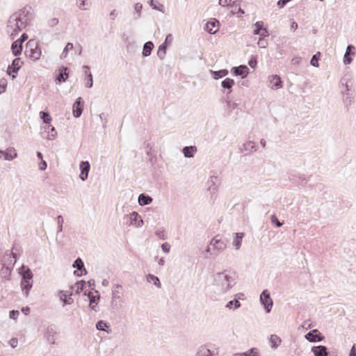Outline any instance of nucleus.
I'll use <instances>...</instances> for the list:
<instances>
[{
    "instance_id": "obj_26",
    "label": "nucleus",
    "mask_w": 356,
    "mask_h": 356,
    "mask_svg": "<svg viewBox=\"0 0 356 356\" xmlns=\"http://www.w3.org/2000/svg\"><path fill=\"white\" fill-rule=\"evenodd\" d=\"M218 181V178L216 176H212L210 177V180L208 181L209 184V191L211 194H214L218 191V184L217 182Z\"/></svg>"
},
{
    "instance_id": "obj_24",
    "label": "nucleus",
    "mask_w": 356,
    "mask_h": 356,
    "mask_svg": "<svg viewBox=\"0 0 356 356\" xmlns=\"http://www.w3.org/2000/svg\"><path fill=\"white\" fill-rule=\"evenodd\" d=\"M67 67L62 66L59 68V73L56 76V81L58 83L65 82L68 78Z\"/></svg>"
},
{
    "instance_id": "obj_6",
    "label": "nucleus",
    "mask_w": 356,
    "mask_h": 356,
    "mask_svg": "<svg viewBox=\"0 0 356 356\" xmlns=\"http://www.w3.org/2000/svg\"><path fill=\"white\" fill-rule=\"evenodd\" d=\"M260 302L264 306L266 313L271 311L273 302L270 298V293L267 289L264 290L260 295Z\"/></svg>"
},
{
    "instance_id": "obj_15",
    "label": "nucleus",
    "mask_w": 356,
    "mask_h": 356,
    "mask_svg": "<svg viewBox=\"0 0 356 356\" xmlns=\"http://www.w3.org/2000/svg\"><path fill=\"white\" fill-rule=\"evenodd\" d=\"M73 268H76V270H74V274L78 277H81L83 272L85 274L87 273V271L85 268L84 264L81 258H77L72 265Z\"/></svg>"
},
{
    "instance_id": "obj_27",
    "label": "nucleus",
    "mask_w": 356,
    "mask_h": 356,
    "mask_svg": "<svg viewBox=\"0 0 356 356\" xmlns=\"http://www.w3.org/2000/svg\"><path fill=\"white\" fill-rule=\"evenodd\" d=\"M0 154H3L4 159L8 161H11L17 156V154L13 147L8 149L6 152L0 150Z\"/></svg>"
},
{
    "instance_id": "obj_19",
    "label": "nucleus",
    "mask_w": 356,
    "mask_h": 356,
    "mask_svg": "<svg viewBox=\"0 0 356 356\" xmlns=\"http://www.w3.org/2000/svg\"><path fill=\"white\" fill-rule=\"evenodd\" d=\"M355 49V48L353 44L348 45L346 53L343 56V63L345 65L350 64L352 62L353 58H351V56H354L355 54L354 51Z\"/></svg>"
},
{
    "instance_id": "obj_38",
    "label": "nucleus",
    "mask_w": 356,
    "mask_h": 356,
    "mask_svg": "<svg viewBox=\"0 0 356 356\" xmlns=\"http://www.w3.org/2000/svg\"><path fill=\"white\" fill-rule=\"evenodd\" d=\"M212 74V77L214 79H219L220 78H222L228 74V70L226 69L220 70L218 71H211Z\"/></svg>"
},
{
    "instance_id": "obj_16",
    "label": "nucleus",
    "mask_w": 356,
    "mask_h": 356,
    "mask_svg": "<svg viewBox=\"0 0 356 356\" xmlns=\"http://www.w3.org/2000/svg\"><path fill=\"white\" fill-rule=\"evenodd\" d=\"M232 73L235 76H241V78H245L249 73V68L245 65H241L238 67H232Z\"/></svg>"
},
{
    "instance_id": "obj_39",
    "label": "nucleus",
    "mask_w": 356,
    "mask_h": 356,
    "mask_svg": "<svg viewBox=\"0 0 356 356\" xmlns=\"http://www.w3.org/2000/svg\"><path fill=\"white\" fill-rule=\"evenodd\" d=\"M146 280L148 282H153V284L157 286L158 288H161V284L160 282V280L158 277L152 275V274H148L146 277Z\"/></svg>"
},
{
    "instance_id": "obj_31",
    "label": "nucleus",
    "mask_w": 356,
    "mask_h": 356,
    "mask_svg": "<svg viewBox=\"0 0 356 356\" xmlns=\"http://www.w3.org/2000/svg\"><path fill=\"white\" fill-rule=\"evenodd\" d=\"M183 154L186 158H192L194 154L197 152L196 146H186L182 149Z\"/></svg>"
},
{
    "instance_id": "obj_57",
    "label": "nucleus",
    "mask_w": 356,
    "mask_h": 356,
    "mask_svg": "<svg viewBox=\"0 0 356 356\" xmlns=\"http://www.w3.org/2000/svg\"><path fill=\"white\" fill-rule=\"evenodd\" d=\"M270 219H271L272 223L275 225L277 227H280L282 226V224L280 222V220H278V218H277V216L275 215H272L270 217Z\"/></svg>"
},
{
    "instance_id": "obj_61",
    "label": "nucleus",
    "mask_w": 356,
    "mask_h": 356,
    "mask_svg": "<svg viewBox=\"0 0 356 356\" xmlns=\"http://www.w3.org/2000/svg\"><path fill=\"white\" fill-rule=\"evenodd\" d=\"M19 314V312L17 310H11L9 312V316L12 319H16L18 317Z\"/></svg>"
},
{
    "instance_id": "obj_58",
    "label": "nucleus",
    "mask_w": 356,
    "mask_h": 356,
    "mask_svg": "<svg viewBox=\"0 0 356 356\" xmlns=\"http://www.w3.org/2000/svg\"><path fill=\"white\" fill-rule=\"evenodd\" d=\"M155 234L158 238L162 240H165L166 238L165 231L163 229H159L156 231Z\"/></svg>"
},
{
    "instance_id": "obj_5",
    "label": "nucleus",
    "mask_w": 356,
    "mask_h": 356,
    "mask_svg": "<svg viewBox=\"0 0 356 356\" xmlns=\"http://www.w3.org/2000/svg\"><path fill=\"white\" fill-rule=\"evenodd\" d=\"M15 14L18 15L19 18L22 21V22H25V25L26 26L29 23H30V22L33 19L34 11L32 6L30 5H26L22 8L15 12Z\"/></svg>"
},
{
    "instance_id": "obj_63",
    "label": "nucleus",
    "mask_w": 356,
    "mask_h": 356,
    "mask_svg": "<svg viewBox=\"0 0 356 356\" xmlns=\"http://www.w3.org/2000/svg\"><path fill=\"white\" fill-rule=\"evenodd\" d=\"M28 39V35L25 33H22L19 39L15 40V42H20V44L22 45V43Z\"/></svg>"
},
{
    "instance_id": "obj_11",
    "label": "nucleus",
    "mask_w": 356,
    "mask_h": 356,
    "mask_svg": "<svg viewBox=\"0 0 356 356\" xmlns=\"http://www.w3.org/2000/svg\"><path fill=\"white\" fill-rule=\"evenodd\" d=\"M219 27V21L215 18H211L209 21L207 22L204 29L209 33L215 34L218 31Z\"/></svg>"
},
{
    "instance_id": "obj_12",
    "label": "nucleus",
    "mask_w": 356,
    "mask_h": 356,
    "mask_svg": "<svg viewBox=\"0 0 356 356\" xmlns=\"http://www.w3.org/2000/svg\"><path fill=\"white\" fill-rule=\"evenodd\" d=\"M83 100L81 97H78L72 106V113L74 117L79 118L81 115L83 110Z\"/></svg>"
},
{
    "instance_id": "obj_22",
    "label": "nucleus",
    "mask_w": 356,
    "mask_h": 356,
    "mask_svg": "<svg viewBox=\"0 0 356 356\" xmlns=\"http://www.w3.org/2000/svg\"><path fill=\"white\" fill-rule=\"evenodd\" d=\"M195 356H217V354L214 351H211L207 346H201Z\"/></svg>"
},
{
    "instance_id": "obj_23",
    "label": "nucleus",
    "mask_w": 356,
    "mask_h": 356,
    "mask_svg": "<svg viewBox=\"0 0 356 356\" xmlns=\"http://www.w3.org/2000/svg\"><path fill=\"white\" fill-rule=\"evenodd\" d=\"M312 352L314 356H327L328 352L327 348L325 346H317L312 348Z\"/></svg>"
},
{
    "instance_id": "obj_59",
    "label": "nucleus",
    "mask_w": 356,
    "mask_h": 356,
    "mask_svg": "<svg viewBox=\"0 0 356 356\" xmlns=\"http://www.w3.org/2000/svg\"><path fill=\"white\" fill-rule=\"evenodd\" d=\"M238 106V104L231 102V101H227V108L229 110V111H232V110L235 109Z\"/></svg>"
},
{
    "instance_id": "obj_52",
    "label": "nucleus",
    "mask_w": 356,
    "mask_h": 356,
    "mask_svg": "<svg viewBox=\"0 0 356 356\" xmlns=\"http://www.w3.org/2000/svg\"><path fill=\"white\" fill-rule=\"evenodd\" d=\"M57 223H58V231L57 232H61L63 231V225L64 223L63 218L61 215H59L57 217Z\"/></svg>"
},
{
    "instance_id": "obj_55",
    "label": "nucleus",
    "mask_w": 356,
    "mask_h": 356,
    "mask_svg": "<svg viewBox=\"0 0 356 356\" xmlns=\"http://www.w3.org/2000/svg\"><path fill=\"white\" fill-rule=\"evenodd\" d=\"M93 86V79H92V75L91 72H89L88 76H87V81L86 83V87L90 88Z\"/></svg>"
},
{
    "instance_id": "obj_8",
    "label": "nucleus",
    "mask_w": 356,
    "mask_h": 356,
    "mask_svg": "<svg viewBox=\"0 0 356 356\" xmlns=\"http://www.w3.org/2000/svg\"><path fill=\"white\" fill-rule=\"evenodd\" d=\"M172 39L173 38L172 34H168L165 37L164 42L159 47L157 56L161 60L164 59L166 54V50L168 46L172 43Z\"/></svg>"
},
{
    "instance_id": "obj_50",
    "label": "nucleus",
    "mask_w": 356,
    "mask_h": 356,
    "mask_svg": "<svg viewBox=\"0 0 356 356\" xmlns=\"http://www.w3.org/2000/svg\"><path fill=\"white\" fill-rule=\"evenodd\" d=\"M353 103V98L350 97V95L348 92H346L344 94V98H343V104L346 107H348L350 106Z\"/></svg>"
},
{
    "instance_id": "obj_10",
    "label": "nucleus",
    "mask_w": 356,
    "mask_h": 356,
    "mask_svg": "<svg viewBox=\"0 0 356 356\" xmlns=\"http://www.w3.org/2000/svg\"><path fill=\"white\" fill-rule=\"evenodd\" d=\"M305 337L308 341L312 343L322 341L325 338L317 329L309 331Z\"/></svg>"
},
{
    "instance_id": "obj_4",
    "label": "nucleus",
    "mask_w": 356,
    "mask_h": 356,
    "mask_svg": "<svg viewBox=\"0 0 356 356\" xmlns=\"http://www.w3.org/2000/svg\"><path fill=\"white\" fill-rule=\"evenodd\" d=\"M21 288L26 297L29 296V291L33 286V273L29 268L22 275Z\"/></svg>"
},
{
    "instance_id": "obj_34",
    "label": "nucleus",
    "mask_w": 356,
    "mask_h": 356,
    "mask_svg": "<svg viewBox=\"0 0 356 356\" xmlns=\"http://www.w3.org/2000/svg\"><path fill=\"white\" fill-rule=\"evenodd\" d=\"M11 50L14 56H17L22 54V45L20 42L14 41L11 44Z\"/></svg>"
},
{
    "instance_id": "obj_48",
    "label": "nucleus",
    "mask_w": 356,
    "mask_h": 356,
    "mask_svg": "<svg viewBox=\"0 0 356 356\" xmlns=\"http://www.w3.org/2000/svg\"><path fill=\"white\" fill-rule=\"evenodd\" d=\"M264 22L262 21H258L254 24V26L256 29L253 31V33L254 35H259L261 33V31L263 30Z\"/></svg>"
},
{
    "instance_id": "obj_46",
    "label": "nucleus",
    "mask_w": 356,
    "mask_h": 356,
    "mask_svg": "<svg viewBox=\"0 0 356 356\" xmlns=\"http://www.w3.org/2000/svg\"><path fill=\"white\" fill-rule=\"evenodd\" d=\"M235 236L234 238V241L232 245H241L243 238L244 236V233L239 232L234 234Z\"/></svg>"
},
{
    "instance_id": "obj_7",
    "label": "nucleus",
    "mask_w": 356,
    "mask_h": 356,
    "mask_svg": "<svg viewBox=\"0 0 356 356\" xmlns=\"http://www.w3.org/2000/svg\"><path fill=\"white\" fill-rule=\"evenodd\" d=\"M222 250L218 246H201L200 248L202 257L206 259L216 257Z\"/></svg>"
},
{
    "instance_id": "obj_36",
    "label": "nucleus",
    "mask_w": 356,
    "mask_h": 356,
    "mask_svg": "<svg viewBox=\"0 0 356 356\" xmlns=\"http://www.w3.org/2000/svg\"><path fill=\"white\" fill-rule=\"evenodd\" d=\"M234 356H260L259 351L256 348H252L246 352L236 353Z\"/></svg>"
},
{
    "instance_id": "obj_49",
    "label": "nucleus",
    "mask_w": 356,
    "mask_h": 356,
    "mask_svg": "<svg viewBox=\"0 0 356 356\" xmlns=\"http://www.w3.org/2000/svg\"><path fill=\"white\" fill-rule=\"evenodd\" d=\"M320 52H317L316 54H314L311 60H310V64L311 65L314 66V67H318V60H319V58H320Z\"/></svg>"
},
{
    "instance_id": "obj_37",
    "label": "nucleus",
    "mask_w": 356,
    "mask_h": 356,
    "mask_svg": "<svg viewBox=\"0 0 356 356\" xmlns=\"http://www.w3.org/2000/svg\"><path fill=\"white\" fill-rule=\"evenodd\" d=\"M110 326V325L102 321V320H100L99 321H97V323H96V328L98 330H101V331H105L108 334L109 333H111V330H106V328H108Z\"/></svg>"
},
{
    "instance_id": "obj_14",
    "label": "nucleus",
    "mask_w": 356,
    "mask_h": 356,
    "mask_svg": "<svg viewBox=\"0 0 356 356\" xmlns=\"http://www.w3.org/2000/svg\"><path fill=\"white\" fill-rule=\"evenodd\" d=\"M79 168H80V171H81V173L79 175V178L82 181L86 180L88 177V173H89L90 169V163L88 161H81L80 165H79Z\"/></svg>"
},
{
    "instance_id": "obj_40",
    "label": "nucleus",
    "mask_w": 356,
    "mask_h": 356,
    "mask_svg": "<svg viewBox=\"0 0 356 356\" xmlns=\"http://www.w3.org/2000/svg\"><path fill=\"white\" fill-rule=\"evenodd\" d=\"M40 117L42 120L44 124H49L51 122L52 119L49 113L47 111H42L40 112Z\"/></svg>"
},
{
    "instance_id": "obj_62",
    "label": "nucleus",
    "mask_w": 356,
    "mask_h": 356,
    "mask_svg": "<svg viewBox=\"0 0 356 356\" xmlns=\"http://www.w3.org/2000/svg\"><path fill=\"white\" fill-rule=\"evenodd\" d=\"M268 44V42L266 40H264V38H259V40L258 41V45L261 48H265Z\"/></svg>"
},
{
    "instance_id": "obj_29",
    "label": "nucleus",
    "mask_w": 356,
    "mask_h": 356,
    "mask_svg": "<svg viewBox=\"0 0 356 356\" xmlns=\"http://www.w3.org/2000/svg\"><path fill=\"white\" fill-rule=\"evenodd\" d=\"M43 129L44 131L48 132L47 138L49 140H54L56 138V136L57 135V132L54 126L49 124L44 126Z\"/></svg>"
},
{
    "instance_id": "obj_56",
    "label": "nucleus",
    "mask_w": 356,
    "mask_h": 356,
    "mask_svg": "<svg viewBox=\"0 0 356 356\" xmlns=\"http://www.w3.org/2000/svg\"><path fill=\"white\" fill-rule=\"evenodd\" d=\"M59 22V19L58 18H56V17H54L52 19H50L48 20L47 22V24H48V26H50V27H54L55 26H56Z\"/></svg>"
},
{
    "instance_id": "obj_18",
    "label": "nucleus",
    "mask_w": 356,
    "mask_h": 356,
    "mask_svg": "<svg viewBox=\"0 0 356 356\" xmlns=\"http://www.w3.org/2000/svg\"><path fill=\"white\" fill-rule=\"evenodd\" d=\"M270 87L273 90H277L282 88V81L278 75H272L269 76Z\"/></svg>"
},
{
    "instance_id": "obj_32",
    "label": "nucleus",
    "mask_w": 356,
    "mask_h": 356,
    "mask_svg": "<svg viewBox=\"0 0 356 356\" xmlns=\"http://www.w3.org/2000/svg\"><path fill=\"white\" fill-rule=\"evenodd\" d=\"M1 269L0 270V276L5 280H9L13 266L1 265Z\"/></svg>"
},
{
    "instance_id": "obj_44",
    "label": "nucleus",
    "mask_w": 356,
    "mask_h": 356,
    "mask_svg": "<svg viewBox=\"0 0 356 356\" xmlns=\"http://www.w3.org/2000/svg\"><path fill=\"white\" fill-rule=\"evenodd\" d=\"M76 3H79L78 6L83 10H88L90 6V2L88 0H76Z\"/></svg>"
},
{
    "instance_id": "obj_13",
    "label": "nucleus",
    "mask_w": 356,
    "mask_h": 356,
    "mask_svg": "<svg viewBox=\"0 0 356 356\" xmlns=\"http://www.w3.org/2000/svg\"><path fill=\"white\" fill-rule=\"evenodd\" d=\"M57 332L56 329V326L54 325H48L46 332L44 333V337L47 341L51 343H55V336L56 335Z\"/></svg>"
},
{
    "instance_id": "obj_60",
    "label": "nucleus",
    "mask_w": 356,
    "mask_h": 356,
    "mask_svg": "<svg viewBox=\"0 0 356 356\" xmlns=\"http://www.w3.org/2000/svg\"><path fill=\"white\" fill-rule=\"evenodd\" d=\"M257 64V60L255 57H252L248 62L249 66L253 69H254L256 67Z\"/></svg>"
},
{
    "instance_id": "obj_2",
    "label": "nucleus",
    "mask_w": 356,
    "mask_h": 356,
    "mask_svg": "<svg viewBox=\"0 0 356 356\" xmlns=\"http://www.w3.org/2000/svg\"><path fill=\"white\" fill-rule=\"evenodd\" d=\"M25 28V22H22L18 15L14 13L8 19L6 32L12 39H14Z\"/></svg>"
},
{
    "instance_id": "obj_41",
    "label": "nucleus",
    "mask_w": 356,
    "mask_h": 356,
    "mask_svg": "<svg viewBox=\"0 0 356 356\" xmlns=\"http://www.w3.org/2000/svg\"><path fill=\"white\" fill-rule=\"evenodd\" d=\"M234 84V81L230 78H226L221 82V86L225 89H231Z\"/></svg>"
},
{
    "instance_id": "obj_54",
    "label": "nucleus",
    "mask_w": 356,
    "mask_h": 356,
    "mask_svg": "<svg viewBox=\"0 0 356 356\" xmlns=\"http://www.w3.org/2000/svg\"><path fill=\"white\" fill-rule=\"evenodd\" d=\"M148 3H149L150 6L154 10H159L161 12H163L162 10V8H163V5L162 4H159V6H157L156 4L154 3V0H148Z\"/></svg>"
},
{
    "instance_id": "obj_30",
    "label": "nucleus",
    "mask_w": 356,
    "mask_h": 356,
    "mask_svg": "<svg viewBox=\"0 0 356 356\" xmlns=\"http://www.w3.org/2000/svg\"><path fill=\"white\" fill-rule=\"evenodd\" d=\"M153 199L148 195L141 193L139 195L138 201L140 206H145L149 204L152 202Z\"/></svg>"
},
{
    "instance_id": "obj_21",
    "label": "nucleus",
    "mask_w": 356,
    "mask_h": 356,
    "mask_svg": "<svg viewBox=\"0 0 356 356\" xmlns=\"http://www.w3.org/2000/svg\"><path fill=\"white\" fill-rule=\"evenodd\" d=\"M131 225L140 227L143 224L141 216L136 211H133L128 217Z\"/></svg>"
},
{
    "instance_id": "obj_43",
    "label": "nucleus",
    "mask_w": 356,
    "mask_h": 356,
    "mask_svg": "<svg viewBox=\"0 0 356 356\" xmlns=\"http://www.w3.org/2000/svg\"><path fill=\"white\" fill-rule=\"evenodd\" d=\"M241 305L239 300L237 299H235V300L229 301L226 305V307L229 309H238L241 307Z\"/></svg>"
},
{
    "instance_id": "obj_25",
    "label": "nucleus",
    "mask_w": 356,
    "mask_h": 356,
    "mask_svg": "<svg viewBox=\"0 0 356 356\" xmlns=\"http://www.w3.org/2000/svg\"><path fill=\"white\" fill-rule=\"evenodd\" d=\"M88 297L90 301L89 307L97 312V305L99 300V296H94L91 291L88 292Z\"/></svg>"
},
{
    "instance_id": "obj_3",
    "label": "nucleus",
    "mask_w": 356,
    "mask_h": 356,
    "mask_svg": "<svg viewBox=\"0 0 356 356\" xmlns=\"http://www.w3.org/2000/svg\"><path fill=\"white\" fill-rule=\"evenodd\" d=\"M20 246H12L10 250H6L1 257V265L13 266L17 261V256L20 254Z\"/></svg>"
},
{
    "instance_id": "obj_53",
    "label": "nucleus",
    "mask_w": 356,
    "mask_h": 356,
    "mask_svg": "<svg viewBox=\"0 0 356 356\" xmlns=\"http://www.w3.org/2000/svg\"><path fill=\"white\" fill-rule=\"evenodd\" d=\"M7 84L8 81L6 79L3 78L0 79V94L6 91Z\"/></svg>"
},
{
    "instance_id": "obj_45",
    "label": "nucleus",
    "mask_w": 356,
    "mask_h": 356,
    "mask_svg": "<svg viewBox=\"0 0 356 356\" xmlns=\"http://www.w3.org/2000/svg\"><path fill=\"white\" fill-rule=\"evenodd\" d=\"M73 48H74L73 44L72 42H67L60 55V58L61 59L65 58L68 54L69 50L72 49Z\"/></svg>"
},
{
    "instance_id": "obj_20",
    "label": "nucleus",
    "mask_w": 356,
    "mask_h": 356,
    "mask_svg": "<svg viewBox=\"0 0 356 356\" xmlns=\"http://www.w3.org/2000/svg\"><path fill=\"white\" fill-rule=\"evenodd\" d=\"M257 150L255 144L253 141H248L243 145V147L240 148V151L244 153L245 155H248L251 152Z\"/></svg>"
},
{
    "instance_id": "obj_1",
    "label": "nucleus",
    "mask_w": 356,
    "mask_h": 356,
    "mask_svg": "<svg viewBox=\"0 0 356 356\" xmlns=\"http://www.w3.org/2000/svg\"><path fill=\"white\" fill-rule=\"evenodd\" d=\"M236 273L225 270L213 275V284L219 288L220 293H227L236 284Z\"/></svg>"
},
{
    "instance_id": "obj_47",
    "label": "nucleus",
    "mask_w": 356,
    "mask_h": 356,
    "mask_svg": "<svg viewBox=\"0 0 356 356\" xmlns=\"http://www.w3.org/2000/svg\"><path fill=\"white\" fill-rule=\"evenodd\" d=\"M121 286L120 285H116L113 291H112V300H111V305L113 306L114 305V302H115V299H118L120 298V296H118V294L119 293V289L120 288Z\"/></svg>"
},
{
    "instance_id": "obj_51",
    "label": "nucleus",
    "mask_w": 356,
    "mask_h": 356,
    "mask_svg": "<svg viewBox=\"0 0 356 356\" xmlns=\"http://www.w3.org/2000/svg\"><path fill=\"white\" fill-rule=\"evenodd\" d=\"M86 286V282L84 280L79 281L76 283V292L77 293H81Z\"/></svg>"
},
{
    "instance_id": "obj_9",
    "label": "nucleus",
    "mask_w": 356,
    "mask_h": 356,
    "mask_svg": "<svg viewBox=\"0 0 356 356\" xmlns=\"http://www.w3.org/2000/svg\"><path fill=\"white\" fill-rule=\"evenodd\" d=\"M22 64L23 62L21 61L19 58H15L13 60L12 64L8 65L6 71L7 74L11 76L13 79H15L16 75L15 74L17 73Z\"/></svg>"
},
{
    "instance_id": "obj_33",
    "label": "nucleus",
    "mask_w": 356,
    "mask_h": 356,
    "mask_svg": "<svg viewBox=\"0 0 356 356\" xmlns=\"http://www.w3.org/2000/svg\"><path fill=\"white\" fill-rule=\"evenodd\" d=\"M154 48V44L152 41H148L147 42H145L143 45V56L144 57H147L149 56L151 53H152V51Z\"/></svg>"
},
{
    "instance_id": "obj_42",
    "label": "nucleus",
    "mask_w": 356,
    "mask_h": 356,
    "mask_svg": "<svg viewBox=\"0 0 356 356\" xmlns=\"http://www.w3.org/2000/svg\"><path fill=\"white\" fill-rule=\"evenodd\" d=\"M270 341L273 348H276L281 343V339L276 334L271 335Z\"/></svg>"
},
{
    "instance_id": "obj_17",
    "label": "nucleus",
    "mask_w": 356,
    "mask_h": 356,
    "mask_svg": "<svg viewBox=\"0 0 356 356\" xmlns=\"http://www.w3.org/2000/svg\"><path fill=\"white\" fill-rule=\"evenodd\" d=\"M72 295V293L65 291H59L58 293V296L59 297V299L63 302L64 305H72L74 302V300L71 297Z\"/></svg>"
},
{
    "instance_id": "obj_64",
    "label": "nucleus",
    "mask_w": 356,
    "mask_h": 356,
    "mask_svg": "<svg viewBox=\"0 0 356 356\" xmlns=\"http://www.w3.org/2000/svg\"><path fill=\"white\" fill-rule=\"evenodd\" d=\"M301 60H302L301 57L296 56L291 59V63L295 65H300Z\"/></svg>"
},
{
    "instance_id": "obj_35",
    "label": "nucleus",
    "mask_w": 356,
    "mask_h": 356,
    "mask_svg": "<svg viewBox=\"0 0 356 356\" xmlns=\"http://www.w3.org/2000/svg\"><path fill=\"white\" fill-rule=\"evenodd\" d=\"M29 58L33 60H37L40 58L41 50L36 46L35 48H31Z\"/></svg>"
},
{
    "instance_id": "obj_28",
    "label": "nucleus",
    "mask_w": 356,
    "mask_h": 356,
    "mask_svg": "<svg viewBox=\"0 0 356 356\" xmlns=\"http://www.w3.org/2000/svg\"><path fill=\"white\" fill-rule=\"evenodd\" d=\"M143 5L140 3H136L134 6L133 19L138 20L142 17Z\"/></svg>"
}]
</instances>
